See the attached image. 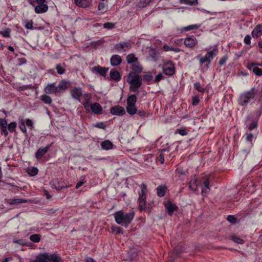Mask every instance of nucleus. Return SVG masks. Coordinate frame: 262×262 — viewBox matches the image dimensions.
<instances>
[{
    "label": "nucleus",
    "instance_id": "1",
    "mask_svg": "<svg viewBox=\"0 0 262 262\" xmlns=\"http://www.w3.org/2000/svg\"><path fill=\"white\" fill-rule=\"evenodd\" d=\"M258 93V90L255 88H252L249 91L242 93L237 99L238 104L244 107L251 104L255 101Z\"/></svg>",
    "mask_w": 262,
    "mask_h": 262
},
{
    "label": "nucleus",
    "instance_id": "2",
    "mask_svg": "<svg viewBox=\"0 0 262 262\" xmlns=\"http://www.w3.org/2000/svg\"><path fill=\"white\" fill-rule=\"evenodd\" d=\"M135 216V212L132 211L124 213L123 211L120 210L114 213L116 222L118 224L127 227L133 221Z\"/></svg>",
    "mask_w": 262,
    "mask_h": 262
},
{
    "label": "nucleus",
    "instance_id": "3",
    "mask_svg": "<svg viewBox=\"0 0 262 262\" xmlns=\"http://www.w3.org/2000/svg\"><path fill=\"white\" fill-rule=\"evenodd\" d=\"M142 81L140 75L132 72H130L127 76V82L130 84L129 89L130 92L138 93V89L142 85Z\"/></svg>",
    "mask_w": 262,
    "mask_h": 262
},
{
    "label": "nucleus",
    "instance_id": "4",
    "mask_svg": "<svg viewBox=\"0 0 262 262\" xmlns=\"http://www.w3.org/2000/svg\"><path fill=\"white\" fill-rule=\"evenodd\" d=\"M163 72L167 76H172L175 73V68L172 61H168L163 66Z\"/></svg>",
    "mask_w": 262,
    "mask_h": 262
},
{
    "label": "nucleus",
    "instance_id": "5",
    "mask_svg": "<svg viewBox=\"0 0 262 262\" xmlns=\"http://www.w3.org/2000/svg\"><path fill=\"white\" fill-rule=\"evenodd\" d=\"M258 64L255 62L248 63L247 65V68L252 72L256 75H262V69L258 68Z\"/></svg>",
    "mask_w": 262,
    "mask_h": 262
},
{
    "label": "nucleus",
    "instance_id": "6",
    "mask_svg": "<svg viewBox=\"0 0 262 262\" xmlns=\"http://www.w3.org/2000/svg\"><path fill=\"white\" fill-rule=\"evenodd\" d=\"M131 48V45L128 42H122L117 43L115 46V50L121 53L126 52Z\"/></svg>",
    "mask_w": 262,
    "mask_h": 262
},
{
    "label": "nucleus",
    "instance_id": "7",
    "mask_svg": "<svg viewBox=\"0 0 262 262\" xmlns=\"http://www.w3.org/2000/svg\"><path fill=\"white\" fill-rule=\"evenodd\" d=\"M108 70V68L102 67L100 66H97L94 67L92 68V71L94 73L99 74L105 77Z\"/></svg>",
    "mask_w": 262,
    "mask_h": 262
},
{
    "label": "nucleus",
    "instance_id": "8",
    "mask_svg": "<svg viewBox=\"0 0 262 262\" xmlns=\"http://www.w3.org/2000/svg\"><path fill=\"white\" fill-rule=\"evenodd\" d=\"M111 113L114 115L123 116L125 114V112L123 107L120 106H115L111 108Z\"/></svg>",
    "mask_w": 262,
    "mask_h": 262
},
{
    "label": "nucleus",
    "instance_id": "9",
    "mask_svg": "<svg viewBox=\"0 0 262 262\" xmlns=\"http://www.w3.org/2000/svg\"><path fill=\"white\" fill-rule=\"evenodd\" d=\"M32 262H49V255L47 253H40L38 254Z\"/></svg>",
    "mask_w": 262,
    "mask_h": 262
},
{
    "label": "nucleus",
    "instance_id": "10",
    "mask_svg": "<svg viewBox=\"0 0 262 262\" xmlns=\"http://www.w3.org/2000/svg\"><path fill=\"white\" fill-rule=\"evenodd\" d=\"M198 43L196 39L195 38L191 37H188L185 39L184 44L186 47L188 48H193L195 47Z\"/></svg>",
    "mask_w": 262,
    "mask_h": 262
},
{
    "label": "nucleus",
    "instance_id": "11",
    "mask_svg": "<svg viewBox=\"0 0 262 262\" xmlns=\"http://www.w3.org/2000/svg\"><path fill=\"white\" fill-rule=\"evenodd\" d=\"M71 94L74 99L79 100L80 97L82 95L81 89L80 88H75L71 90Z\"/></svg>",
    "mask_w": 262,
    "mask_h": 262
},
{
    "label": "nucleus",
    "instance_id": "12",
    "mask_svg": "<svg viewBox=\"0 0 262 262\" xmlns=\"http://www.w3.org/2000/svg\"><path fill=\"white\" fill-rule=\"evenodd\" d=\"M49 145H47L44 148H39L35 154V158L38 160L41 159L43 156H44L48 151Z\"/></svg>",
    "mask_w": 262,
    "mask_h": 262
},
{
    "label": "nucleus",
    "instance_id": "13",
    "mask_svg": "<svg viewBox=\"0 0 262 262\" xmlns=\"http://www.w3.org/2000/svg\"><path fill=\"white\" fill-rule=\"evenodd\" d=\"M130 69L133 71L132 72L136 74H139L141 73L143 70V67L138 61L132 64L130 66Z\"/></svg>",
    "mask_w": 262,
    "mask_h": 262
},
{
    "label": "nucleus",
    "instance_id": "14",
    "mask_svg": "<svg viewBox=\"0 0 262 262\" xmlns=\"http://www.w3.org/2000/svg\"><path fill=\"white\" fill-rule=\"evenodd\" d=\"M91 111L95 114L99 115L102 114V107L101 105L95 102L92 104L91 106Z\"/></svg>",
    "mask_w": 262,
    "mask_h": 262
},
{
    "label": "nucleus",
    "instance_id": "15",
    "mask_svg": "<svg viewBox=\"0 0 262 262\" xmlns=\"http://www.w3.org/2000/svg\"><path fill=\"white\" fill-rule=\"evenodd\" d=\"M34 8L35 12L38 14L46 12L48 10V6L45 4H38Z\"/></svg>",
    "mask_w": 262,
    "mask_h": 262
},
{
    "label": "nucleus",
    "instance_id": "16",
    "mask_svg": "<svg viewBox=\"0 0 262 262\" xmlns=\"http://www.w3.org/2000/svg\"><path fill=\"white\" fill-rule=\"evenodd\" d=\"M165 207L169 215H171L173 211L176 210L177 208V206L172 204L171 202L168 201L166 204H165Z\"/></svg>",
    "mask_w": 262,
    "mask_h": 262
},
{
    "label": "nucleus",
    "instance_id": "17",
    "mask_svg": "<svg viewBox=\"0 0 262 262\" xmlns=\"http://www.w3.org/2000/svg\"><path fill=\"white\" fill-rule=\"evenodd\" d=\"M262 34V25H257L252 32V36L254 38H257Z\"/></svg>",
    "mask_w": 262,
    "mask_h": 262
},
{
    "label": "nucleus",
    "instance_id": "18",
    "mask_svg": "<svg viewBox=\"0 0 262 262\" xmlns=\"http://www.w3.org/2000/svg\"><path fill=\"white\" fill-rule=\"evenodd\" d=\"M111 64L113 66H117L122 62L121 57L118 55H114L110 59Z\"/></svg>",
    "mask_w": 262,
    "mask_h": 262
},
{
    "label": "nucleus",
    "instance_id": "19",
    "mask_svg": "<svg viewBox=\"0 0 262 262\" xmlns=\"http://www.w3.org/2000/svg\"><path fill=\"white\" fill-rule=\"evenodd\" d=\"M50 262H63L60 254L57 252L50 253Z\"/></svg>",
    "mask_w": 262,
    "mask_h": 262
},
{
    "label": "nucleus",
    "instance_id": "20",
    "mask_svg": "<svg viewBox=\"0 0 262 262\" xmlns=\"http://www.w3.org/2000/svg\"><path fill=\"white\" fill-rule=\"evenodd\" d=\"M147 53L149 55L148 58H150L151 60L155 61L157 60V51L155 49L149 48L147 49Z\"/></svg>",
    "mask_w": 262,
    "mask_h": 262
},
{
    "label": "nucleus",
    "instance_id": "21",
    "mask_svg": "<svg viewBox=\"0 0 262 262\" xmlns=\"http://www.w3.org/2000/svg\"><path fill=\"white\" fill-rule=\"evenodd\" d=\"M110 75L111 79H113L115 81H119L121 78V76L119 73V72L114 69H112L110 71Z\"/></svg>",
    "mask_w": 262,
    "mask_h": 262
},
{
    "label": "nucleus",
    "instance_id": "22",
    "mask_svg": "<svg viewBox=\"0 0 262 262\" xmlns=\"http://www.w3.org/2000/svg\"><path fill=\"white\" fill-rule=\"evenodd\" d=\"M167 189V188L165 185L159 186L156 189L157 195L160 198L164 196Z\"/></svg>",
    "mask_w": 262,
    "mask_h": 262
},
{
    "label": "nucleus",
    "instance_id": "23",
    "mask_svg": "<svg viewBox=\"0 0 262 262\" xmlns=\"http://www.w3.org/2000/svg\"><path fill=\"white\" fill-rule=\"evenodd\" d=\"M141 191L138 192L139 198L143 197L146 199V194L147 191V186L144 183H142L140 186Z\"/></svg>",
    "mask_w": 262,
    "mask_h": 262
},
{
    "label": "nucleus",
    "instance_id": "24",
    "mask_svg": "<svg viewBox=\"0 0 262 262\" xmlns=\"http://www.w3.org/2000/svg\"><path fill=\"white\" fill-rule=\"evenodd\" d=\"M101 148L104 150H109L113 148V144L108 140H106L101 143Z\"/></svg>",
    "mask_w": 262,
    "mask_h": 262
},
{
    "label": "nucleus",
    "instance_id": "25",
    "mask_svg": "<svg viewBox=\"0 0 262 262\" xmlns=\"http://www.w3.org/2000/svg\"><path fill=\"white\" fill-rule=\"evenodd\" d=\"M218 50L217 49H213L211 51L208 52L205 57L209 60V62L213 58V57L217 54Z\"/></svg>",
    "mask_w": 262,
    "mask_h": 262
},
{
    "label": "nucleus",
    "instance_id": "26",
    "mask_svg": "<svg viewBox=\"0 0 262 262\" xmlns=\"http://www.w3.org/2000/svg\"><path fill=\"white\" fill-rule=\"evenodd\" d=\"M126 60L127 63L131 66L133 63L138 61V58L135 56L134 54L131 53L126 56Z\"/></svg>",
    "mask_w": 262,
    "mask_h": 262
},
{
    "label": "nucleus",
    "instance_id": "27",
    "mask_svg": "<svg viewBox=\"0 0 262 262\" xmlns=\"http://www.w3.org/2000/svg\"><path fill=\"white\" fill-rule=\"evenodd\" d=\"M146 198H143L141 197L138 199V209L140 211H142L146 209Z\"/></svg>",
    "mask_w": 262,
    "mask_h": 262
},
{
    "label": "nucleus",
    "instance_id": "28",
    "mask_svg": "<svg viewBox=\"0 0 262 262\" xmlns=\"http://www.w3.org/2000/svg\"><path fill=\"white\" fill-rule=\"evenodd\" d=\"M126 108L127 113L131 115H135L137 112L135 104L127 105Z\"/></svg>",
    "mask_w": 262,
    "mask_h": 262
},
{
    "label": "nucleus",
    "instance_id": "29",
    "mask_svg": "<svg viewBox=\"0 0 262 262\" xmlns=\"http://www.w3.org/2000/svg\"><path fill=\"white\" fill-rule=\"evenodd\" d=\"M7 202L11 205L17 204L20 203H24L27 202V201L24 199H10L7 200Z\"/></svg>",
    "mask_w": 262,
    "mask_h": 262
},
{
    "label": "nucleus",
    "instance_id": "30",
    "mask_svg": "<svg viewBox=\"0 0 262 262\" xmlns=\"http://www.w3.org/2000/svg\"><path fill=\"white\" fill-rule=\"evenodd\" d=\"M137 102V96L135 94L129 95L127 99V105L135 104Z\"/></svg>",
    "mask_w": 262,
    "mask_h": 262
},
{
    "label": "nucleus",
    "instance_id": "31",
    "mask_svg": "<svg viewBox=\"0 0 262 262\" xmlns=\"http://www.w3.org/2000/svg\"><path fill=\"white\" fill-rule=\"evenodd\" d=\"M182 251V248L180 246H177L174 248L173 249V257L171 256L170 257V260H173L174 259L175 256H179L180 254V253Z\"/></svg>",
    "mask_w": 262,
    "mask_h": 262
},
{
    "label": "nucleus",
    "instance_id": "32",
    "mask_svg": "<svg viewBox=\"0 0 262 262\" xmlns=\"http://www.w3.org/2000/svg\"><path fill=\"white\" fill-rule=\"evenodd\" d=\"M153 0H140L137 4V6L139 8H144L147 6ZM160 0H158L159 2Z\"/></svg>",
    "mask_w": 262,
    "mask_h": 262
},
{
    "label": "nucleus",
    "instance_id": "33",
    "mask_svg": "<svg viewBox=\"0 0 262 262\" xmlns=\"http://www.w3.org/2000/svg\"><path fill=\"white\" fill-rule=\"evenodd\" d=\"M202 193H206L209 190V181H204V185L202 186Z\"/></svg>",
    "mask_w": 262,
    "mask_h": 262
},
{
    "label": "nucleus",
    "instance_id": "34",
    "mask_svg": "<svg viewBox=\"0 0 262 262\" xmlns=\"http://www.w3.org/2000/svg\"><path fill=\"white\" fill-rule=\"evenodd\" d=\"M30 239L34 243H38L40 241V235L38 234L31 235Z\"/></svg>",
    "mask_w": 262,
    "mask_h": 262
},
{
    "label": "nucleus",
    "instance_id": "35",
    "mask_svg": "<svg viewBox=\"0 0 262 262\" xmlns=\"http://www.w3.org/2000/svg\"><path fill=\"white\" fill-rule=\"evenodd\" d=\"M246 140L250 144V146H251L252 145V141L254 138V136L252 133H247L246 134Z\"/></svg>",
    "mask_w": 262,
    "mask_h": 262
},
{
    "label": "nucleus",
    "instance_id": "36",
    "mask_svg": "<svg viewBox=\"0 0 262 262\" xmlns=\"http://www.w3.org/2000/svg\"><path fill=\"white\" fill-rule=\"evenodd\" d=\"M178 177L180 179H185V177L183 176H186L187 173H188L187 171L184 170L181 168H178L177 169Z\"/></svg>",
    "mask_w": 262,
    "mask_h": 262
},
{
    "label": "nucleus",
    "instance_id": "37",
    "mask_svg": "<svg viewBox=\"0 0 262 262\" xmlns=\"http://www.w3.org/2000/svg\"><path fill=\"white\" fill-rule=\"evenodd\" d=\"M198 182V181H189V187L190 189L195 191L198 188V185L197 184Z\"/></svg>",
    "mask_w": 262,
    "mask_h": 262
},
{
    "label": "nucleus",
    "instance_id": "38",
    "mask_svg": "<svg viewBox=\"0 0 262 262\" xmlns=\"http://www.w3.org/2000/svg\"><path fill=\"white\" fill-rule=\"evenodd\" d=\"M28 173L31 176H34L36 175L38 172V169L35 167H31L27 170Z\"/></svg>",
    "mask_w": 262,
    "mask_h": 262
},
{
    "label": "nucleus",
    "instance_id": "39",
    "mask_svg": "<svg viewBox=\"0 0 262 262\" xmlns=\"http://www.w3.org/2000/svg\"><path fill=\"white\" fill-rule=\"evenodd\" d=\"M199 27H200V25H189L187 27H184L183 30L185 31L196 30L199 28Z\"/></svg>",
    "mask_w": 262,
    "mask_h": 262
},
{
    "label": "nucleus",
    "instance_id": "40",
    "mask_svg": "<svg viewBox=\"0 0 262 262\" xmlns=\"http://www.w3.org/2000/svg\"><path fill=\"white\" fill-rule=\"evenodd\" d=\"M60 93L58 86H55L53 84H50V93L57 94Z\"/></svg>",
    "mask_w": 262,
    "mask_h": 262
},
{
    "label": "nucleus",
    "instance_id": "41",
    "mask_svg": "<svg viewBox=\"0 0 262 262\" xmlns=\"http://www.w3.org/2000/svg\"><path fill=\"white\" fill-rule=\"evenodd\" d=\"M194 88L198 91L202 93L204 92L205 90L204 88L201 86L200 83L198 82L194 84Z\"/></svg>",
    "mask_w": 262,
    "mask_h": 262
},
{
    "label": "nucleus",
    "instance_id": "42",
    "mask_svg": "<svg viewBox=\"0 0 262 262\" xmlns=\"http://www.w3.org/2000/svg\"><path fill=\"white\" fill-rule=\"evenodd\" d=\"M7 126L9 131L12 133L14 131L15 128L16 127V123L15 122H11L7 125Z\"/></svg>",
    "mask_w": 262,
    "mask_h": 262
},
{
    "label": "nucleus",
    "instance_id": "43",
    "mask_svg": "<svg viewBox=\"0 0 262 262\" xmlns=\"http://www.w3.org/2000/svg\"><path fill=\"white\" fill-rule=\"evenodd\" d=\"M56 69L59 74H63L65 72V69L61 64H57Z\"/></svg>",
    "mask_w": 262,
    "mask_h": 262
},
{
    "label": "nucleus",
    "instance_id": "44",
    "mask_svg": "<svg viewBox=\"0 0 262 262\" xmlns=\"http://www.w3.org/2000/svg\"><path fill=\"white\" fill-rule=\"evenodd\" d=\"M59 91L60 93L66 90L67 88V83L66 82H62L60 83L58 85Z\"/></svg>",
    "mask_w": 262,
    "mask_h": 262
},
{
    "label": "nucleus",
    "instance_id": "45",
    "mask_svg": "<svg viewBox=\"0 0 262 262\" xmlns=\"http://www.w3.org/2000/svg\"><path fill=\"white\" fill-rule=\"evenodd\" d=\"M152 79L153 77L151 74H147L143 76V79L147 82V84H149Z\"/></svg>",
    "mask_w": 262,
    "mask_h": 262
},
{
    "label": "nucleus",
    "instance_id": "46",
    "mask_svg": "<svg viewBox=\"0 0 262 262\" xmlns=\"http://www.w3.org/2000/svg\"><path fill=\"white\" fill-rule=\"evenodd\" d=\"M10 31L11 30L9 28H7L4 31H1L0 33L4 37H9Z\"/></svg>",
    "mask_w": 262,
    "mask_h": 262
},
{
    "label": "nucleus",
    "instance_id": "47",
    "mask_svg": "<svg viewBox=\"0 0 262 262\" xmlns=\"http://www.w3.org/2000/svg\"><path fill=\"white\" fill-rule=\"evenodd\" d=\"M180 2L187 5H193L195 3H197V0H180Z\"/></svg>",
    "mask_w": 262,
    "mask_h": 262
},
{
    "label": "nucleus",
    "instance_id": "48",
    "mask_svg": "<svg viewBox=\"0 0 262 262\" xmlns=\"http://www.w3.org/2000/svg\"><path fill=\"white\" fill-rule=\"evenodd\" d=\"M176 133L179 134L181 136H186L188 134V132L186 129H177Z\"/></svg>",
    "mask_w": 262,
    "mask_h": 262
},
{
    "label": "nucleus",
    "instance_id": "49",
    "mask_svg": "<svg viewBox=\"0 0 262 262\" xmlns=\"http://www.w3.org/2000/svg\"><path fill=\"white\" fill-rule=\"evenodd\" d=\"M163 50L165 51H174V52H178L179 50V49H174L173 48L171 47H169V46L168 45H164L163 46Z\"/></svg>",
    "mask_w": 262,
    "mask_h": 262
},
{
    "label": "nucleus",
    "instance_id": "50",
    "mask_svg": "<svg viewBox=\"0 0 262 262\" xmlns=\"http://www.w3.org/2000/svg\"><path fill=\"white\" fill-rule=\"evenodd\" d=\"M227 220L229 222L234 224L236 222L237 219L234 215H229L227 217Z\"/></svg>",
    "mask_w": 262,
    "mask_h": 262
},
{
    "label": "nucleus",
    "instance_id": "51",
    "mask_svg": "<svg viewBox=\"0 0 262 262\" xmlns=\"http://www.w3.org/2000/svg\"><path fill=\"white\" fill-rule=\"evenodd\" d=\"M199 61L201 64H204L206 63V66H208L210 62L209 61V60L207 59L205 56L199 58Z\"/></svg>",
    "mask_w": 262,
    "mask_h": 262
},
{
    "label": "nucleus",
    "instance_id": "52",
    "mask_svg": "<svg viewBox=\"0 0 262 262\" xmlns=\"http://www.w3.org/2000/svg\"><path fill=\"white\" fill-rule=\"evenodd\" d=\"M105 5L104 3H100L98 5V10L100 11L103 13L105 12Z\"/></svg>",
    "mask_w": 262,
    "mask_h": 262
},
{
    "label": "nucleus",
    "instance_id": "53",
    "mask_svg": "<svg viewBox=\"0 0 262 262\" xmlns=\"http://www.w3.org/2000/svg\"><path fill=\"white\" fill-rule=\"evenodd\" d=\"M94 126L100 129H104L106 128V125L102 122H98L94 125Z\"/></svg>",
    "mask_w": 262,
    "mask_h": 262
},
{
    "label": "nucleus",
    "instance_id": "54",
    "mask_svg": "<svg viewBox=\"0 0 262 262\" xmlns=\"http://www.w3.org/2000/svg\"><path fill=\"white\" fill-rule=\"evenodd\" d=\"M33 88L34 86L31 84L28 85H23L19 86V90L20 91H24L27 89H33Z\"/></svg>",
    "mask_w": 262,
    "mask_h": 262
},
{
    "label": "nucleus",
    "instance_id": "55",
    "mask_svg": "<svg viewBox=\"0 0 262 262\" xmlns=\"http://www.w3.org/2000/svg\"><path fill=\"white\" fill-rule=\"evenodd\" d=\"M258 101L260 105L259 108L257 112V116L259 117L262 114V98H260Z\"/></svg>",
    "mask_w": 262,
    "mask_h": 262
},
{
    "label": "nucleus",
    "instance_id": "56",
    "mask_svg": "<svg viewBox=\"0 0 262 262\" xmlns=\"http://www.w3.org/2000/svg\"><path fill=\"white\" fill-rule=\"evenodd\" d=\"M232 238L234 242L237 244H242L244 243V241L242 239L236 236H233Z\"/></svg>",
    "mask_w": 262,
    "mask_h": 262
},
{
    "label": "nucleus",
    "instance_id": "57",
    "mask_svg": "<svg viewBox=\"0 0 262 262\" xmlns=\"http://www.w3.org/2000/svg\"><path fill=\"white\" fill-rule=\"evenodd\" d=\"M257 126V123L256 121L254 120L252 121L251 123L249 125L248 128L250 130H252L256 128Z\"/></svg>",
    "mask_w": 262,
    "mask_h": 262
},
{
    "label": "nucleus",
    "instance_id": "58",
    "mask_svg": "<svg viewBox=\"0 0 262 262\" xmlns=\"http://www.w3.org/2000/svg\"><path fill=\"white\" fill-rule=\"evenodd\" d=\"M19 127L22 132L24 133H26V127L25 123L24 121L21 122L19 124Z\"/></svg>",
    "mask_w": 262,
    "mask_h": 262
},
{
    "label": "nucleus",
    "instance_id": "59",
    "mask_svg": "<svg viewBox=\"0 0 262 262\" xmlns=\"http://www.w3.org/2000/svg\"><path fill=\"white\" fill-rule=\"evenodd\" d=\"M7 122L5 119L0 118V126L1 128L7 127Z\"/></svg>",
    "mask_w": 262,
    "mask_h": 262
},
{
    "label": "nucleus",
    "instance_id": "60",
    "mask_svg": "<svg viewBox=\"0 0 262 262\" xmlns=\"http://www.w3.org/2000/svg\"><path fill=\"white\" fill-rule=\"evenodd\" d=\"M17 61V65L19 66L26 63L27 62L26 59L24 58H18Z\"/></svg>",
    "mask_w": 262,
    "mask_h": 262
},
{
    "label": "nucleus",
    "instance_id": "61",
    "mask_svg": "<svg viewBox=\"0 0 262 262\" xmlns=\"http://www.w3.org/2000/svg\"><path fill=\"white\" fill-rule=\"evenodd\" d=\"M13 242L14 243L19 244L23 246L27 245L26 243L23 239H17V240L14 239Z\"/></svg>",
    "mask_w": 262,
    "mask_h": 262
},
{
    "label": "nucleus",
    "instance_id": "62",
    "mask_svg": "<svg viewBox=\"0 0 262 262\" xmlns=\"http://www.w3.org/2000/svg\"><path fill=\"white\" fill-rule=\"evenodd\" d=\"M163 78V74L162 73L158 74L154 80V82H158Z\"/></svg>",
    "mask_w": 262,
    "mask_h": 262
},
{
    "label": "nucleus",
    "instance_id": "63",
    "mask_svg": "<svg viewBox=\"0 0 262 262\" xmlns=\"http://www.w3.org/2000/svg\"><path fill=\"white\" fill-rule=\"evenodd\" d=\"M86 0H82V1H80L79 2V4H77V5L79 7L84 8L88 6Z\"/></svg>",
    "mask_w": 262,
    "mask_h": 262
},
{
    "label": "nucleus",
    "instance_id": "64",
    "mask_svg": "<svg viewBox=\"0 0 262 262\" xmlns=\"http://www.w3.org/2000/svg\"><path fill=\"white\" fill-rule=\"evenodd\" d=\"M244 42L247 45H250L251 43V36L249 35H247L244 39Z\"/></svg>",
    "mask_w": 262,
    "mask_h": 262
}]
</instances>
